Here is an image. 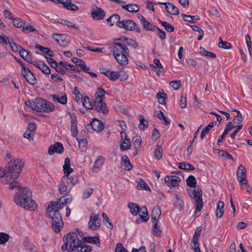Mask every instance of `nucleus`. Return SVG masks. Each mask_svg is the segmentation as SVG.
I'll list each match as a JSON object with an SVG mask.
<instances>
[{"label": "nucleus", "mask_w": 252, "mask_h": 252, "mask_svg": "<svg viewBox=\"0 0 252 252\" xmlns=\"http://www.w3.org/2000/svg\"><path fill=\"white\" fill-rule=\"evenodd\" d=\"M131 147V142L129 139H124L121 141L120 148L123 151H126Z\"/></svg>", "instance_id": "37"}, {"label": "nucleus", "mask_w": 252, "mask_h": 252, "mask_svg": "<svg viewBox=\"0 0 252 252\" xmlns=\"http://www.w3.org/2000/svg\"><path fill=\"white\" fill-rule=\"evenodd\" d=\"M115 252H127L121 243H118L115 248Z\"/></svg>", "instance_id": "64"}, {"label": "nucleus", "mask_w": 252, "mask_h": 252, "mask_svg": "<svg viewBox=\"0 0 252 252\" xmlns=\"http://www.w3.org/2000/svg\"><path fill=\"white\" fill-rule=\"evenodd\" d=\"M72 201L71 197L61 198L59 201L50 202L47 208V214L52 219V227L56 233L60 232L63 223L59 209Z\"/></svg>", "instance_id": "2"}, {"label": "nucleus", "mask_w": 252, "mask_h": 252, "mask_svg": "<svg viewBox=\"0 0 252 252\" xmlns=\"http://www.w3.org/2000/svg\"><path fill=\"white\" fill-rule=\"evenodd\" d=\"M9 239V235L4 232H0V244H4L6 243Z\"/></svg>", "instance_id": "48"}, {"label": "nucleus", "mask_w": 252, "mask_h": 252, "mask_svg": "<svg viewBox=\"0 0 252 252\" xmlns=\"http://www.w3.org/2000/svg\"><path fill=\"white\" fill-rule=\"evenodd\" d=\"M213 152L214 154L217 155L220 158H222L226 159H230L232 160L233 161H234L233 156L227 153L226 151L214 148Z\"/></svg>", "instance_id": "18"}, {"label": "nucleus", "mask_w": 252, "mask_h": 252, "mask_svg": "<svg viewBox=\"0 0 252 252\" xmlns=\"http://www.w3.org/2000/svg\"><path fill=\"white\" fill-rule=\"evenodd\" d=\"M137 189L139 190L142 189H144L145 190H149V188L148 186L147 185L145 181L141 179H139V180L138 181Z\"/></svg>", "instance_id": "42"}, {"label": "nucleus", "mask_w": 252, "mask_h": 252, "mask_svg": "<svg viewBox=\"0 0 252 252\" xmlns=\"http://www.w3.org/2000/svg\"><path fill=\"white\" fill-rule=\"evenodd\" d=\"M63 170L64 174V176L67 177H70V174L73 172V169L70 168V161L68 158H65L64 163L63 166Z\"/></svg>", "instance_id": "25"}, {"label": "nucleus", "mask_w": 252, "mask_h": 252, "mask_svg": "<svg viewBox=\"0 0 252 252\" xmlns=\"http://www.w3.org/2000/svg\"><path fill=\"white\" fill-rule=\"evenodd\" d=\"M237 179L241 186L243 185H247L248 183L246 179V169L242 164L239 165L238 167Z\"/></svg>", "instance_id": "13"}, {"label": "nucleus", "mask_w": 252, "mask_h": 252, "mask_svg": "<svg viewBox=\"0 0 252 252\" xmlns=\"http://www.w3.org/2000/svg\"><path fill=\"white\" fill-rule=\"evenodd\" d=\"M51 78L56 82H62L63 79L57 73H52Z\"/></svg>", "instance_id": "62"}, {"label": "nucleus", "mask_w": 252, "mask_h": 252, "mask_svg": "<svg viewBox=\"0 0 252 252\" xmlns=\"http://www.w3.org/2000/svg\"><path fill=\"white\" fill-rule=\"evenodd\" d=\"M59 22L63 25H65L68 27H72L75 29H78V27L74 24L72 22L67 21L66 20L61 19Z\"/></svg>", "instance_id": "51"}, {"label": "nucleus", "mask_w": 252, "mask_h": 252, "mask_svg": "<svg viewBox=\"0 0 252 252\" xmlns=\"http://www.w3.org/2000/svg\"><path fill=\"white\" fill-rule=\"evenodd\" d=\"M20 55L21 57L24 60H25L27 62H31L32 59L27 51L23 49H22L20 51Z\"/></svg>", "instance_id": "45"}, {"label": "nucleus", "mask_w": 252, "mask_h": 252, "mask_svg": "<svg viewBox=\"0 0 252 252\" xmlns=\"http://www.w3.org/2000/svg\"><path fill=\"white\" fill-rule=\"evenodd\" d=\"M91 14L92 18L95 20H102L105 15L104 10L95 5L92 7Z\"/></svg>", "instance_id": "14"}, {"label": "nucleus", "mask_w": 252, "mask_h": 252, "mask_svg": "<svg viewBox=\"0 0 252 252\" xmlns=\"http://www.w3.org/2000/svg\"><path fill=\"white\" fill-rule=\"evenodd\" d=\"M22 66V74L27 81L31 85H34L36 83V79L33 74L30 70L25 67L22 63L20 62Z\"/></svg>", "instance_id": "12"}, {"label": "nucleus", "mask_w": 252, "mask_h": 252, "mask_svg": "<svg viewBox=\"0 0 252 252\" xmlns=\"http://www.w3.org/2000/svg\"><path fill=\"white\" fill-rule=\"evenodd\" d=\"M118 27L130 31L135 30L137 32H140V29L138 27L136 28V23L129 19L121 21V23L118 24Z\"/></svg>", "instance_id": "10"}, {"label": "nucleus", "mask_w": 252, "mask_h": 252, "mask_svg": "<svg viewBox=\"0 0 252 252\" xmlns=\"http://www.w3.org/2000/svg\"><path fill=\"white\" fill-rule=\"evenodd\" d=\"M14 26L17 28H23L25 25V21L20 18H15L13 19Z\"/></svg>", "instance_id": "46"}, {"label": "nucleus", "mask_w": 252, "mask_h": 252, "mask_svg": "<svg viewBox=\"0 0 252 252\" xmlns=\"http://www.w3.org/2000/svg\"><path fill=\"white\" fill-rule=\"evenodd\" d=\"M99 214L92 213L90 217L88 222V227L90 229L94 230L97 229L100 226V221L99 219Z\"/></svg>", "instance_id": "11"}, {"label": "nucleus", "mask_w": 252, "mask_h": 252, "mask_svg": "<svg viewBox=\"0 0 252 252\" xmlns=\"http://www.w3.org/2000/svg\"><path fill=\"white\" fill-rule=\"evenodd\" d=\"M52 38L54 39L56 42L60 46L63 47H67L70 43V37L65 34H53Z\"/></svg>", "instance_id": "9"}, {"label": "nucleus", "mask_w": 252, "mask_h": 252, "mask_svg": "<svg viewBox=\"0 0 252 252\" xmlns=\"http://www.w3.org/2000/svg\"><path fill=\"white\" fill-rule=\"evenodd\" d=\"M154 62L156 65L152 64L150 65V66L152 67V70H154L158 75H159L161 73L163 72V67L161 65L158 59H155L154 60Z\"/></svg>", "instance_id": "24"}, {"label": "nucleus", "mask_w": 252, "mask_h": 252, "mask_svg": "<svg viewBox=\"0 0 252 252\" xmlns=\"http://www.w3.org/2000/svg\"><path fill=\"white\" fill-rule=\"evenodd\" d=\"M236 127V126L232 125V122H228L226 124L223 132L224 133V134H225L226 135L229 131H230L233 128Z\"/></svg>", "instance_id": "53"}, {"label": "nucleus", "mask_w": 252, "mask_h": 252, "mask_svg": "<svg viewBox=\"0 0 252 252\" xmlns=\"http://www.w3.org/2000/svg\"><path fill=\"white\" fill-rule=\"evenodd\" d=\"M186 95L183 94L181 96L180 100V105L181 108H185L187 107Z\"/></svg>", "instance_id": "59"}, {"label": "nucleus", "mask_w": 252, "mask_h": 252, "mask_svg": "<svg viewBox=\"0 0 252 252\" xmlns=\"http://www.w3.org/2000/svg\"><path fill=\"white\" fill-rule=\"evenodd\" d=\"M174 205L179 210L182 209L184 207V202L182 198L178 194H175Z\"/></svg>", "instance_id": "34"}, {"label": "nucleus", "mask_w": 252, "mask_h": 252, "mask_svg": "<svg viewBox=\"0 0 252 252\" xmlns=\"http://www.w3.org/2000/svg\"><path fill=\"white\" fill-rule=\"evenodd\" d=\"M108 25L110 26H112L114 24L118 27L119 23H121L120 21V17L117 14H114L110 16L107 20Z\"/></svg>", "instance_id": "31"}, {"label": "nucleus", "mask_w": 252, "mask_h": 252, "mask_svg": "<svg viewBox=\"0 0 252 252\" xmlns=\"http://www.w3.org/2000/svg\"><path fill=\"white\" fill-rule=\"evenodd\" d=\"M178 167L185 170H192L194 169L192 165L185 162L179 163Z\"/></svg>", "instance_id": "43"}, {"label": "nucleus", "mask_w": 252, "mask_h": 252, "mask_svg": "<svg viewBox=\"0 0 252 252\" xmlns=\"http://www.w3.org/2000/svg\"><path fill=\"white\" fill-rule=\"evenodd\" d=\"M128 208L130 209V213L133 216H137L140 210V206L134 203H129Z\"/></svg>", "instance_id": "29"}, {"label": "nucleus", "mask_w": 252, "mask_h": 252, "mask_svg": "<svg viewBox=\"0 0 252 252\" xmlns=\"http://www.w3.org/2000/svg\"><path fill=\"white\" fill-rule=\"evenodd\" d=\"M159 4L165 5L167 11L171 14L177 15L179 13V9L170 2H159Z\"/></svg>", "instance_id": "22"}, {"label": "nucleus", "mask_w": 252, "mask_h": 252, "mask_svg": "<svg viewBox=\"0 0 252 252\" xmlns=\"http://www.w3.org/2000/svg\"><path fill=\"white\" fill-rule=\"evenodd\" d=\"M64 243L62 247L63 251L75 252L78 247L81 244L82 241L79 240L77 235L75 233H69L64 237Z\"/></svg>", "instance_id": "6"}, {"label": "nucleus", "mask_w": 252, "mask_h": 252, "mask_svg": "<svg viewBox=\"0 0 252 252\" xmlns=\"http://www.w3.org/2000/svg\"><path fill=\"white\" fill-rule=\"evenodd\" d=\"M93 189L92 188L85 189L83 192V198H87L89 197L93 192Z\"/></svg>", "instance_id": "60"}, {"label": "nucleus", "mask_w": 252, "mask_h": 252, "mask_svg": "<svg viewBox=\"0 0 252 252\" xmlns=\"http://www.w3.org/2000/svg\"><path fill=\"white\" fill-rule=\"evenodd\" d=\"M24 246L27 250H32L34 248V246L32 243L28 240H26L24 242Z\"/></svg>", "instance_id": "61"}, {"label": "nucleus", "mask_w": 252, "mask_h": 252, "mask_svg": "<svg viewBox=\"0 0 252 252\" xmlns=\"http://www.w3.org/2000/svg\"><path fill=\"white\" fill-rule=\"evenodd\" d=\"M81 102H82L83 106L88 109H92L93 108V106L90 101V99L88 96L84 97L83 100H81Z\"/></svg>", "instance_id": "40"}, {"label": "nucleus", "mask_w": 252, "mask_h": 252, "mask_svg": "<svg viewBox=\"0 0 252 252\" xmlns=\"http://www.w3.org/2000/svg\"><path fill=\"white\" fill-rule=\"evenodd\" d=\"M141 24L147 30L152 31L154 28V26L146 19L143 20V21H141Z\"/></svg>", "instance_id": "50"}, {"label": "nucleus", "mask_w": 252, "mask_h": 252, "mask_svg": "<svg viewBox=\"0 0 252 252\" xmlns=\"http://www.w3.org/2000/svg\"><path fill=\"white\" fill-rule=\"evenodd\" d=\"M91 126L94 131L96 132L101 131L104 128V125L101 121L94 119L91 123Z\"/></svg>", "instance_id": "21"}, {"label": "nucleus", "mask_w": 252, "mask_h": 252, "mask_svg": "<svg viewBox=\"0 0 252 252\" xmlns=\"http://www.w3.org/2000/svg\"><path fill=\"white\" fill-rule=\"evenodd\" d=\"M54 101L64 105L67 103V98L66 94H59L52 95Z\"/></svg>", "instance_id": "23"}, {"label": "nucleus", "mask_w": 252, "mask_h": 252, "mask_svg": "<svg viewBox=\"0 0 252 252\" xmlns=\"http://www.w3.org/2000/svg\"><path fill=\"white\" fill-rule=\"evenodd\" d=\"M218 46L220 48L224 49H229L232 46L230 43L223 41L221 37H220Z\"/></svg>", "instance_id": "39"}, {"label": "nucleus", "mask_w": 252, "mask_h": 252, "mask_svg": "<svg viewBox=\"0 0 252 252\" xmlns=\"http://www.w3.org/2000/svg\"><path fill=\"white\" fill-rule=\"evenodd\" d=\"M155 156L158 159H160L162 157V148L161 146L158 145L155 151Z\"/></svg>", "instance_id": "47"}, {"label": "nucleus", "mask_w": 252, "mask_h": 252, "mask_svg": "<svg viewBox=\"0 0 252 252\" xmlns=\"http://www.w3.org/2000/svg\"><path fill=\"white\" fill-rule=\"evenodd\" d=\"M170 86L175 90H178L181 85L180 81H173L169 83Z\"/></svg>", "instance_id": "57"}, {"label": "nucleus", "mask_w": 252, "mask_h": 252, "mask_svg": "<svg viewBox=\"0 0 252 252\" xmlns=\"http://www.w3.org/2000/svg\"><path fill=\"white\" fill-rule=\"evenodd\" d=\"M101 73L107 76L111 80L115 81L118 79L121 74L119 73L118 71H110L109 70H106L102 69Z\"/></svg>", "instance_id": "20"}, {"label": "nucleus", "mask_w": 252, "mask_h": 252, "mask_svg": "<svg viewBox=\"0 0 252 252\" xmlns=\"http://www.w3.org/2000/svg\"><path fill=\"white\" fill-rule=\"evenodd\" d=\"M166 94L164 93H158L157 94V97L158 100L159 102L161 104L165 103V96Z\"/></svg>", "instance_id": "58"}, {"label": "nucleus", "mask_w": 252, "mask_h": 252, "mask_svg": "<svg viewBox=\"0 0 252 252\" xmlns=\"http://www.w3.org/2000/svg\"><path fill=\"white\" fill-rule=\"evenodd\" d=\"M196 240L195 241H193V239L191 240V242L190 244V247L192 249L194 250L195 252H200V249L199 248V245Z\"/></svg>", "instance_id": "56"}, {"label": "nucleus", "mask_w": 252, "mask_h": 252, "mask_svg": "<svg viewBox=\"0 0 252 252\" xmlns=\"http://www.w3.org/2000/svg\"><path fill=\"white\" fill-rule=\"evenodd\" d=\"M104 161V158L103 157H98L93 165L92 171L94 173H97L99 172L102 167Z\"/></svg>", "instance_id": "19"}, {"label": "nucleus", "mask_w": 252, "mask_h": 252, "mask_svg": "<svg viewBox=\"0 0 252 252\" xmlns=\"http://www.w3.org/2000/svg\"><path fill=\"white\" fill-rule=\"evenodd\" d=\"M106 92L105 91L101 88H98L95 94V99L94 101H102Z\"/></svg>", "instance_id": "33"}, {"label": "nucleus", "mask_w": 252, "mask_h": 252, "mask_svg": "<svg viewBox=\"0 0 252 252\" xmlns=\"http://www.w3.org/2000/svg\"><path fill=\"white\" fill-rule=\"evenodd\" d=\"M161 215L160 209L158 206L155 207L152 212L151 218L153 221V223H155L156 225L158 223V219Z\"/></svg>", "instance_id": "26"}, {"label": "nucleus", "mask_w": 252, "mask_h": 252, "mask_svg": "<svg viewBox=\"0 0 252 252\" xmlns=\"http://www.w3.org/2000/svg\"><path fill=\"white\" fill-rule=\"evenodd\" d=\"M71 123V131L72 136L74 137H76L78 135L77 123L75 120H72Z\"/></svg>", "instance_id": "44"}, {"label": "nucleus", "mask_w": 252, "mask_h": 252, "mask_svg": "<svg viewBox=\"0 0 252 252\" xmlns=\"http://www.w3.org/2000/svg\"><path fill=\"white\" fill-rule=\"evenodd\" d=\"M34 31H36V30L35 28H34L31 25H29L27 26L26 27H23L22 28V32L25 33H29L30 32H32Z\"/></svg>", "instance_id": "55"}, {"label": "nucleus", "mask_w": 252, "mask_h": 252, "mask_svg": "<svg viewBox=\"0 0 252 252\" xmlns=\"http://www.w3.org/2000/svg\"><path fill=\"white\" fill-rule=\"evenodd\" d=\"M15 189H18V191L15 194L14 201L18 206L26 209L34 211L37 208L35 202L32 198V192L27 188H22L19 186Z\"/></svg>", "instance_id": "3"}, {"label": "nucleus", "mask_w": 252, "mask_h": 252, "mask_svg": "<svg viewBox=\"0 0 252 252\" xmlns=\"http://www.w3.org/2000/svg\"><path fill=\"white\" fill-rule=\"evenodd\" d=\"M92 250V248L91 246L85 245L82 242L75 252H91Z\"/></svg>", "instance_id": "35"}, {"label": "nucleus", "mask_w": 252, "mask_h": 252, "mask_svg": "<svg viewBox=\"0 0 252 252\" xmlns=\"http://www.w3.org/2000/svg\"><path fill=\"white\" fill-rule=\"evenodd\" d=\"M186 182L190 189H187V191L189 196L195 200V213L200 212L202 209L203 202L202 198V191L199 188H195L194 189L191 188L195 187L196 185V179L192 175L189 176L186 180Z\"/></svg>", "instance_id": "4"}, {"label": "nucleus", "mask_w": 252, "mask_h": 252, "mask_svg": "<svg viewBox=\"0 0 252 252\" xmlns=\"http://www.w3.org/2000/svg\"><path fill=\"white\" fill-rule=\"evenodd\" d=\"M109 49L113 52L115 59L119 64L126 65L128 63L129 50L125 44L115 42L109 47Z\"/></svg>", "instance_id": "5"}, {"label": "nucleus", "mask_w": 252, "mask_h": 252, "mask_svg": "<svg viewBox=\"0 0 252 252\" xmlns=\"http://www.w3.org/2000/svg\"><path fill=\"white\" fill-rule=\"evenodd\" d=\"M72 93L75 95V101L77 103H80L81 102V99L82 98V95L80 94L78 89L77 87H75L72 90Z\"/></svg>", "instance_id": "41"}, {"label": "nucleus", "mask_w": 252, "mask_h": 252, "mask_svg": "<svg viewBox=\"0 0 252 252\" xmlns=\"http://www.w3.org/2000/svg\"><path fill=\"white\" fill-rule=\"evenodd\" d=\"M24 161L20 158H14L10 160L5 166V176L2 181L5 184H9L10 189L18 187L17 179L20 176L24 166Z\"/></svg>", "instance_id": "1"}, {"label": "nucleus", "mask_w": 252, "mask_h": 252, "mask_svg": "<svg viewBox=\"0 0 252 252\" xmlns=\"http://www.w3.org/2000/svg\"><path fill=\"white\" fill-rule=\"evenodd\" d=\"M33 110L39 112L50 113L55 110V106L51 102L41 97L34 99Z\"/></svg>", "instance_id": "7"}, {"label": "nucleus", "mask_w": 252, "mask_h": 252, "mask_svg": "<svg viewBox=\"0 0 252 252\" xmlns=\"http://www.w3.org/2000/svg\"><path fill=\"white\" fill-rule=\"evenodd\" d=\"M35 48L39 49L40 51L48 55L49 57H53L54 54V53L49 49L44 47L40 45H36Z\"/></svg>", "instance_id": "38"}, {"label": "nucleus", "mask_w": 252, "mask_h": 252, "mask_svg": "<svg viewBox=\"0 0 252 252\" xmlns=\"http://www.w3.org/2000/svg\"><path fill=\"white\" fill-rule=\"evenodd\" d=\"M138 126L140 129L145 130L148 126V122L144 118H141Z\"/></svg>", "instance_id": "52"}, {"label": "nucleus", "mask_w": 252, "mask_h": 252, "mask_svg": "<svg viewBox=\"0 0 252 252\" xmlns=\"http://www.w3.org/2000/svg\"><path fill=\"white\" fill-rule=\"evenodd\" d=\"M93 107L99 113L107 114L108 112L106 105L103 101H94Z\"/></svg>", "instance_id": "17"}, {"label": "nucleus", "mask_w": 252, "mask_h": 252, "mask_svg": "<svg viewBox=\"0 0 252 252\" xmlns=\"http://www.w3.org/2000/svg\"><path fill=\"white\" fill-rule=\"evenodd\" d=\"M142 142L141 138L140 136H136L134 138L133 144L135 148H139Z\"/></svg>", "instance_id": "63"}, {"label": "nucleus", "mask_w": 252, "mask_h": 252, "mask_svg": "<svg viewBox=\"0 0 252 252\" xmlns=\"http://www.w3.org/2000/svg\"><path fill=\"white\" fill-rule=\"evenodd\" d=\"M61 4L63 5V7L67 9L68 10L76 11L79 9L78 6L75 4H73L71 0H63V2L61 3Z\"/></svg>", "instance_id": "27"}, {"label": "nucleus", "mask_w": 252, "mask_h": 252, "mask_svg": "<svg viewBox=\"0 0 252 252\" xmlns=\"http://www.w3.org/2000/svg\"><path fill=\"white\" fill-rule=\"evenodd\" d=\"M123 9L127 10L129 12H136L140 9V6L136 4H128L127 5H123Z\"/></svg>", "instance_id": "28"}, {"label": "nucleus", "mask_w": 252, "mask_h": 252, "mask_svg": "<svg viewBox=\"0 0 252 252\" xmlns=\"http://www.w3.org/2000/svg\"><path fill=\"white\" fill-rule=\"evenodd\" d=\"M139 213V216L140 218L144 221H147L149 219L148 214V210L145 206H143L141 208H140Z\"/></svg>", "instance_id": "36"}, {"label": "nucleus", "mask_w": 252, "mask_h": 252, "mask_svg": "<svg viewBox=\"0 0 252 252\" xmlns=\"http://www.w3.org/2000/svg\"><path fill=\"white\" fill-rule=\"evenodd\" d=\"M39 69L45 74H49L51 72L49 67L43 63L40 64Z\"/></svg>", "instance_id": "54"}, {"label": "nucleus", "mask_w": 252, "mask_h": 252, "mask_svg": "<svg viewBox=\"0 0 252 252\" xmlns=\"http://www.w3.org/2000/svg\"><path fill=\"white\" fill-rule=\"evenodd\" d=\"M164 182L168 187L174 188L179 186L181 179L175 175L167 176L164 178Z\"/></svg>", "instance_id": "15"}, {"label": "nucleus", "mask_w": 252, "mask_h": 252, "mask_svg": "<svg viewBox=\"0 0 252 252\" xmlns=\"http://www.w3.org/2000/svg\"><path fill=\"white\" fill-rule=\"evenodd\" d=\"M158 21H159V23H160L161 25L165 28V29L168 32H172L174 31V27L168 23L166 22H162L160 20H158Z\"/></svg>", "instance_id": "49"}, {"label": "nucleus", "mask_w": 252, "mask_h": 252, "mask_svg": "<svg viewBox=\"0 0 252 252\" xmlns=\"http://www.w3.org/2000/svg\"><path fill=\"white\" fill-rule=\"evenodd\" d=\"M122 165L127 170H130L132 168V165L131 164L129 158L126 156H124L122 157Z\"/></svg>", "instance_id": "32"}, {"label": "nucleus", "mask_w": 252, "mask_h": 252, "mask_svg": "<svg viewBox=\"0 0 252 252\" xmlns=\"http://www.w3.org/2000/svg\"><path fill=\"white\" fill-rule=\"evenodd\" d=\"M77 181V177L72 175L70 177L63 176L59 188V190L62 194H67L76 184Z\"/></svg>", "instance_id": "8"}, {"label": "nucleus", "mask_w": 252, "mask_h": 252, "mask_svg": "<svg viewBox=\"0 0 252 252\" xmlns=\"http://www.w3.org/2000/svg\"><path fill=\"white\" fill-rule=\"evenodd\" d=\"M64 152V148L63 145L60 142H56L53 145H51L48 151V153L50 155H52L54 153L62 154Z\"/></svg>", "instance_id": "16"}, {"label": "nucleus", "mask_w": 252, "mask_h": 252, "mask_svg": "<svg viewBox=\"0 0 252 252\" xmlns=\"http://www.w3.org/2000/svg\"><path fill=\"white\" fill-rule=\"evenodd\" d=\"M84 240L86 242L90 244H95L98 247H99L100 246V240L97 236L86 237L84 238Z\"/></svg>", "instance_id": "30"}]
</instances>
